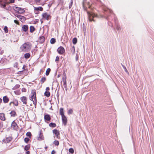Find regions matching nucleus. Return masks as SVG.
Segmentation results:
<instances>
[{"mask_svg":"<svg viewBox=\"0 0 154 154\" xmlns=\"http://www.w3.org/2000/svg\"><path fill=\"white\" fill-rule=\"evenodd\" d=\"M72 3H73V2H70V3L69 4V5H71L72 6Z\"/></svg>","mask_w":154,"mask_h":154,"instance_id":"69168bd1","label":"nucleus"},{"mask_svg":"<svg viewBox=\"0 0 154 154\" xmlns=\"http://www.w3.org/2000/svg\"><path fill=\"white\" fill-rule=\"evenodd\" d=\"M26 135L27 136L29 137V138H31L32 134L30 132H27L26 133Z\"/></svg>","mask_w":154,"mask_h":154,"instance_id":"e433bc0d","label":"nucleus"},{"mask_svg":"<svg viewBox=\"0 0 154 154\" xmlns=\"http://www.w3.org/2000/svg\"><path fill=\"white\" fill-rule=\"evenodd\" d=\"M46 80V78L45 77H42L41 80L42 84Z\"/></svg>","mask_w":154,"mask_h":154,"instance_id":"c9c22d12","label":"nucleus"},{"mask_svg":"<svg viewBox=\"0 0 154 154\" xmlns=\"http://www.w3.org/2000/svg\"><path fill=\"white\" fill-rule=\"evenodd\" d=\"M62 119L63 123L64 125H66L67 123V118L65 116H62Z\"/></svg>","mask_w":154,"mask_h":154,"instance_id":"4468645a","label":"nucleus"},{"mask_svg":"<svg viewBox=\"0 0 154 154\" xmlns=\"http://www.w3.org/2000/svg\"><path fill=\"white\" fill-rule=\"evenodd\" d=\"M9 2H8V4L10 3H14V0H9Z\"/></svg>","mask_w":154,"mask_h":154,"instance_id":"de8ad7c7","label":"nucleus"},{"mask_svg":"<svg viewBox=\"0 0 154 154\" xmlns=\"http://www.w3.org/2000/svg\"><path fill=\"white\" fill-rule=\"evenodd\" d=\"M66 79V74L64 72L63 73L62 77V81L63 83V85L64 87H66V86L67 85Z\"/></svg>","mask_w":154,"mask_h":154,"instance_id":"423d86ee","label":"nucleus"},{"mask_svg":"<svg viewBox=\"0 0 154 154\" xmlns=\"http://www.w3.org/2000/svg\"><path fill=\"white\" fill-rule=\"evenodd\" d=\"M11 140V137H7L6 140H3V141L5 143H8L10 142Z\"/></svg>","mask_w":154,"mask_h":154,"instance_id":"6ab92c4d","label":"nucleus"},{"mask_svg":"<svg viewBox=\"0 0 154 154\" xmlns=\"http://www.w3.org/2000/svg\"><path fill=\"white\" fill-rule=\"evenodd\" d=\"M30 148V145H27L24 148V149L26 150L27 151Z\"/></svg>","mask_w":154,"mask_h":154,"instance_id":"72a5a7b5","label":"nucleus"},{"mask_svg":"<svg viewBox=\"0 0 154 154\" xmlns=\"http://www.w3.org/2000/svg\"><path fill=\"white\" fill-rule=\"evenodd\" d=\"M73 110L72 109H69L68 111V113L69 114H72L73 112Z\"/></svg>","mask_w":154,"mask_h":154,"instance_id":"a18cd8bd","label":"nucleus"},{"mask_svg":"<svg viewBox=\"0 0 154 154\" xmlns=\"http://www.w3.org/2000/svg\"><path fill=\"white\" fill-rule=\"evenodd\" d=\"M35 30L34 27L33 26H30V31L31 32H33Z\"/></svg>","mask_w":154,"mask_h":154,"instance_id":"a878e982","label":"nucleus"},{"mask_svg":"<svg viewBox=\"0 0 154 154\" xmlns=\"http://www.w3.org/2000/svg\"><path fill=\"white\" fill-rule=\"evenodd\" d=\"M12 103H13L14 105L16 106H17L18 105V101L17 100L15 99L13 100Z\"/></svg>","mask_w":154,"mask_h":154,"instance_id":"aec40b11","label":"nucleus"},{"mask_svg":"<svg viewBox=\"0 0 154 154\" xmlns=\"http://www.w3.org/2000/svg\"><path fill=\"white\" fill-rule=\"evenodd\" d=\"M18 63L16 62L14 64V67H15L16 68H18Z\"/></svg>","mask_w":154,"mask_h":154,"instance_id":"49530a36","label":"nucleus"},{"mask_svg":"<svg viewBox=\"0 0 154 154\" xmlns=\"http://www.w3.org/2000/svg\"><path fill=\"white\" fill-rule=\"evenodd\" d=\"M44 118L45 122L50 121L51 119L50 115L48 114L45 115Z\"/></svg>","mask_w":154,"mask_h":154,"instance_id":"f8f14e48","label":"nucleus"},{"mask_svg":"<svg viewBox=\"0 0 154 154\" xmlns=\"http://www.w3.org/2000/svg\"><path fill=\"white\" fill-rule=\"evenodd\" d=\"M11 103H12V101H11V102L9 103V105L10 106H11Z\"/></svg>","mask_w":154,"mask_h":154,"instance_id":"0e129e2a","label":"nucleus"},{"mask_svg":"<svg viewBox=\"0 0 154 154\" xmlns=\"http://www.w3.org/2000/svg\"><path fill=\"white\" fill-rule=\"evenodd\" d=\"M0 4H1V7L2 8L5 9L6 8V5H8V3H1Z\"/></svg>","mask_w":154,"mask_h":154,"instance_id":"bb28decb","label":"nucleus"},{"mask_svg":"<svg viewBox=\"0 0 154 154\" xmlns=\"http://www.w3.org/2000/svg\"><path fill=\"white\" fill-rule=\"evenodd\" d=\"M53 133L55 135V137H57V138L59 139V137H58V136L60 135V132L57 129H54L53 130Z\"/></svg>","mask_w":154,"mask_h":154,"instance_id":"9b49d317","label":"nucleus"},{"mask_svg":"<svg viewBox=\"0 0 154 154\" xmlns=\"http://www.w3.org/2000/svg\"><path fill=\"white\" fill-rule=\"evenodd\" d=\"M64 88H65L66 91L67 90V85L66 86V87H64Z\"/></svg>","mask_w":154,"mask_h":154,"instance_id":"680f3d73","label":"nucleus"},{"mask_svg":"<svg viewBox=\"0 0 154 154\" xmlns=\"http://www.w3.org/2000/svg\"><path fill=\"white\" fill-rule=\"evenodd\" d=\"M103 10L104 11V14L106 15V18L109 21V26H111V27L112 26V24L110 22V20H112L113 19L112 18V17L111 15L108 14L109 13L111 14L113 16V19L115 24H118L117 18L116 17L115 14L113 13L112 10L109 9L108 8H104Z\"/></svg>","mask_w":154,"mask_h":154,"instance_id":"f03ea898","label":"nucleus"},{"mask_svg":"<svg viewBox=\"0 0 154 154\" xmlns=\"http://www.w3.org/2000/svg\"><path fill=\"white\" fill-rule=\"evenodd\" d=\"M44 95L46 97H49L50 95V93L49 92L46 91L45 92Z\"/></svg>","mask_w":154,"mask_h":154,"instance_id":"cd10ccee","label":"nucleus"},{"mask_svg":"<svg viewBox=\"0 0 154 154\" xmlns=\"http://www.w3.org/2000/svg\"><path fill=\"white\" fill-rule=\"evenodd\" d=\"M29 140V139L28 137H26L25 138L24 140L25 142L27 143Z\"/></svg>","mask_w":154,"mask_h":154,"instance_id":"37998d69","label":"nucleus"},{"mask_svg":"<svg viewBox=\"0 0 154 154\" xmlns=\"http://www.w3.org/2000/svg\"><path fill=\"white\" fill-rule=\"evenodd\" d=\"M60 113L61 116H65L63 112V108H60Z\"/></svg>","mask_w":154,"mask_h":154,"instance_id":"5701e85b","label":"nucleus"},{"mask_svg":"<svg viewBox=\"0 0 154 154\" xmlns=\"http://www.w3.org/2000/svg\"><path fill=\"white\" fill-rule=\"evenodd\" d=\"M29 99L30 100L33 101V104L35 106L36 105L37 100L36 91L35 90H32L31 93L29 95Z\"/></svg>","mask_w":154,"mask_h":154,"instance_id":"20e7f679","label":"nucleus"},{"mask_svg":"<svg viewBox=\"0 0 154 154\" xmlns=\"http://www.w3.org/2000/svg\"><path fill=\"white\" fill-rule=\"evenodd\" d=\"M15 16L17 17V18H19V17L20 16V15H19L18 14H15Z\"/></svg>","mask_w":154,"mask_h":154,"instance_id":"5fc2aeb1","label":"nucleus"},{"mask_svg":"<svg viewBox=\"0 0 154 154\" xmlns=\"http://www.w3.org/2000/svg\"><path fill=\"white\" fill-rule=\"evenodd\" d=\"M30 153V152L29 151H27L26 152V154H29Z\"/></svg>","mask_w":154,"mask_h":154,"instance_id":"bf43d9fd","label":"nucleus"},{"mask_svg":"<svg viewBox=\"0 0 154 154\" xmlns=\"http://www.w3.org/2000/svg\"><path fill=\"white\" fill-rule=\"evenodd\" d=\"M7 5V6H6L5 9L7 10H11L12 9V7L11 6L8 5Z\"/></svg>","mask_w":154,"mask_h":154,"instance_id":"58836bf2","label":"nucleus"},{"mask_svg":"<svg viewBox=\"0 0 154 154\" xmlns=\"http://www.w3.org/2000/svg\"><path fill=\"white\" fill-rule=\"evenodd\" d=\"M2 102V100L1 98H0V104Z\"/></svg>","mask_w":154,"mask_h":154,"instance_id":"e2e57ef3","label":"nucleus"},{"mask_svg":"<svg viewBox=\"0 0 154 154\" xmlns=\"http://www.w3.org/2000/svg\"><path fill=\"white\" fill-rule=\"evenodd\" d=\"M0 4L1 3H8L7 0H0Z\"/></svg>","mask_w":154,"mask_h":154,"instance_id":"a19ab883","label":"nucleus"},{"mask_svg":"<svg viewBox=\"0 0 154 154\" xmlns=\"http://www.w3.org/2000/svg\"><path fill=\"white\" fill-rule=\"evenodd\" d=\"M49 126L51 127H55L56 126V124L55 123L51 122L49 124Z\"/></svg>","mask_w":154,"mask_h":154,"instance_id":"c85d7f7f","label":"nucleus"},{"mask_svg":"<svg viewBox=\"0 0 154 154\" xmlns=\"http://www.w3.org/2000/svg\"><path fill=\"white\" fill-rule=\"evenodd\" d=\"M14 22L15 23H16V24H18V21H17V20H14Z\"/></svg>","mask_w":154,"mask_h":154,"instance_id":"603ef678","label":"nucleus"},{"mask_svg":"<svg viewBox=\"0 0 154 154\" xmlns=\"http://www.w3.org/2000/svg\"><path fill=\"white\" fill-rule=\"evenodd\" d=\"M45 40V38L44 36H42L39 38V42L41 43H42Z\"/></svg>","mask_w":154,"mask_h":154,"instance_id":"4be33fe9","label":"nucleus"},{"mask_svg":"<svg viewBox=\"0 0 154 154\" xmlns=\"http://www.w3.org/2000/svg\"><path fill=\"white\" fill-rule=\"evenodd\" d=\"M72 51H73V54H74L75 52V49L74 47V46L72 47Z\"/></svg>","mask_w":154,"mask_h":154,"instance_id":"8fccbe9b","label":"nucleus"},{"mask_svg":"<svg viewBox=\"0 0 154 154\" xmlns=\"http://www.w3.org/2000/svg\"><path fill=\"white\" fill-rule=\"evenodd\" d=\"M43 8L41 7L34 8V11L35 12L36 14L38 13V11H43Z\"/></svg>","mask_w":154,"mask_h":154,"instance_id":"ddd939ff","label":"nucleus"},{"mask_svg":"<svg viewBox=\"0 0 154 154\" xmlns=\"http://www.w3.org/2000/svg\"><path fill=\"white\" fill-rule=\"evenodd\" d=\"M40 21H41V23H42L43 22V21L42 19H41Z\"/></svg>","mask_w":154,"mask_h":154,"instance_id":"338daca9","label":"nucleus"},{"mask_svg":"<svg viewBox=\"0 0 154 154\" xmlns=\"http://www.w3.org/2000/svg\"><path fill=\"white\" fill-rule=\"evenodd\" d=\"M121 64L123 68L124 69L125 72L129 74V72H128V71L127 70V69H126V67H125V66H124V65H123L122 63H121Z\"/></svg>","mask_w":154,"mask_h":154,"instance_id":"473e14b6","label":"nucleus"},{"mask_svg":"<svg viewBox=\"0 0 154 154\" xmlns=\"http://www.w3.org/2000/svg\"><path fill=\"white\" fill-rule=\"evenodd\" d=\"M23 90H24V91H25V90H26V89H25V88H23V89H22V91H23Z\"/></svg>","mask_w":154,"mask_h":154,"instance_id":"774afa93","label":"nucleus"},{"mask_svg":"<svg viewBox=\"0 0 154 154\" xmlns=\"http://www.w3.org/2000/svg\"><path fill=\"white\" fill-rule=\"evenodd\" d=\"M51 70V69L50 68H48L47 69L45 73L46 75L47 76L49 75Z\"/></svg>","mask_w":154,"mask_h":154,"instance_id":"7c9ffc66","label":"nucleus"},{"mask_svg":"<svg viewBox=\"0 0 154 154\" xmlns=\"http://www.w3.org/2000/svg\"><path fill=\"white\" fill-rule=\"evenodd\" d=\"M30 56V54L29 53H26L24 54V57L26 59L29 58Z\"/></svg>","mask_w":154,"mask_h":154,"instance_id":"393cba45","label":"nucleus"},{"mask_svg":"<svg viewBox=\"0 0 154 154\" xmlns=\"http://www.w3.org/2000/svg\"><path fill=\"white\" fill-rule=\"evenodd\" d=\"M59 60V58L58 56H57L56 57V59H55L56 61H58Z\"/></svg>","mask_w":154,"mask_h":154,"instance_id":"3c124183","label":"nucleus"},{"mask_svg":"<svg viewBox=\"0 0 154 154\" xmlns=\"http://www.w3.org/2000/svg\"><path fill=\"white\" fill-rule=\"evenodd\" d=\"M22 30L24 32H26L28 29V26L27 25H23L22 27Z\"/></svg>","mask_w":154,"mask_h":154,"instance_id":"f3484780","label":"nucleus"},{"mask_svg":"<svg viewBox=\"0 0 154 154\" xmlns=\"http://www.w3.org/2000/svg\"><path fill=\"white\" fill-rule=\"evenodd\" d=\"M77 39L76 38H74L72 39V43L74 44H75L77 42Z\"/></svg>","mask_w":154,"mask_h":154,"instance_id":"2f4dec72","label":"nucleus"},{"mask_svg":"<svg viewBox=\"0 0 154 154\" xmlns=\"http://www.w3.org/2000/svg\"><path fill=\"white\" fill-rule=\"evenodd\" d=\"M10 113L11 116L12 117H15L16 115V112L14 110L12 111Z\"/></svg>","mask_w":154,"mask_h":154,"instance_id":"b1692460","label":"nucleus"},{"mask_svg":"<svg viewBox=\"0 0 154 154\" xmlns=\"http://www.w3.org/2000/svg\"><path fill=\"white\" fill-rule=\"evenodd\" d=\"M31 45L29 43L26 42L24 43L20 47V49L22 52H26L30 49Z\"/></svg>","mask_w":154,"mask_h":154,"instance_id":"7ed1b4c3","label":"nucleus"},{"mask_svg":"<svg viewBox=\"0 0 154 154\" xmlns=\"http://www.w3.org/2000/svg\"><path fill=\"white\" fill-rule=\"evenodd\" d=\"M57 51L59 54H62L65 52V50L63 47L60 46L58 48Z\"/></svg>","mask_w":154,"mask_h":154,"instance_id":"6e6552de","label":"nucleus"},{"mask_svg":"<svg viewBox=\"0 0 154 154\" xmlns=\"http://www.w3.org/2000/svg\"><path fill=\"white\" fill-rule=\"evenodd\" d=\"M0 119L3 121L5 120V115L4 113H0Z\"/></svg>","mask_w":154,"mask_h":154,"instance_id":"412c9836","label":"nucleus"},{"mask_svg":"<svg viewBox=\"0 0 154 154\" xmlns=\"http://www.w3.org/2000/svg\"><path fill=\"white\" fill-rule=\"evenodd\" d=\"M91 4L87 0H83L82 4L84 10L87 11L88 16L89 20L90 21H93L94 22L95 20L94 18L96 17L98 18V16L93 12H90L89 11H87L88 8H90Z\"/></svg>","mask_w":154,"mask_h":154,"instance_id":"f257e3e1","label":"nucleus"},{"mask_svg":"<svg viewBox=\"0 0 154 154\" xmlns=\"http://www.w3.org/2000/svg\"><path fill=\"white\" fill-rule=\"evenodd\" d=\"M3 102L5 103H8L9 100L8 98V97L7 96H5L3 97Z\"/></svg>","mask_w":154,"mask_h":154,"instance_id":"dca6fc26","label":"nucleus"},{"mask_svg":"<svg viewBox=\"0 0 154 154\" xmlns=\"http://www.w3.org/2000/svg\"><path fill=\"white\" fill-rule=\"evenodd\" d=\"M117 30L119 31L121 29L120 25L118 24H115Z\"/></svg>","mask_w":154,"mask_h":154,"instance_id":"f704fd0d","label":"nucleus"},{"mask_svg":"<svg viewBox=\"0 0 154 154\" xmlns=\"http://www.w3.org/2000/svg\"><path fill=\"white\" fill-rule=\"evenodd\" d=\"M56 42V39L54 38H51L50 40V43L51 44H54Z\"/></svg>","mask_w":154,"mask_h":154,"instance_id":"c756f323","label":"nucleus"},{"mask_svg":"<svg viewBox=\"0 0 154 154\" xmlns=\"http://www.w3.org/2000/svg\"><path fill=\"white\" fill-rule=\"evenodd\" d=\"M44 139V137L42 133L41 132V131L39 132V136L37 137V140L39 141H41L43 140Z\"/></svg>","mask_w":154,"mask_h":154,"instance_id":"9d476101","label":"nucleus"},{"mask_svg":"<svg viewBox=\"0 0 154 154\" xmlns=\"http://www.w3.org/2000/svg\"><path fill=\"white\" fill-rule=\"evenodd\" d=\"M54 144L55 145L58 146L59 144V142L57 140H55L53 142Z\"/></svg>","mask_w":154,"mask_h":154,"instance_id":"4c0bfd02","label":"nucleus"},{"mask_svg":"<svg viewBox=\"0 0 154 154\" xmlns=\"http://www.w3.org/2000/svg\"><path fill=\"white\" fill-rule=\"evenodd\" d=\"M72 6L71 5L69 4V8H71V7H72Z\"/></svg>","mask_w":154,"mask_h":154,"instance_id":"052dcab7","label":"nucleus"},{"mask_svg":"<svg viewBox=\"0 0 154 154\" xmlns=\"http://www.w3.org/2000/svg\"><path fill=\"white\" fill-rule=\"evenodd\" d=\"M55 153H56V152L54 150H53L52 151L51 154H54Z\"/></svg>","mask_w":154,"mask_h":154,"instance_id":"864d4df0","label":"nucleus"},{"mask_svg":"<svg viewBox=\"0 0 154 154\" xmlns=\"http://www.w3.org/2000/svg\"><path fill=\"white\" fill-rule=\"evenodd\" d=\"M20 87V85H19L17 84L14 87V89H17L18 88H19Z\"/></svg>","mask_w":154,"mask_h":154,"instance_id":"c03bdc74","label":"nucleus"},{"mask_svg":"<svg viewBox=\"0 0 154 154\" xmlns=\"http://www.w3.org/2000/svg\"><path fill=\"white\" fill-rule=\"evenodd\" d=\"M42 16L43 18H45L47 20H49L51 18V16L50 15L48 14L47 13H43L42 15Z\"/></svg>","mask_w":154,"mask_h":154,"instance_id":"0eeeda50","label":"nucleus"},{"mask_svg":"<svg viewBox=\"0 0 154 154\" xmlns=\"http://www.w3.org/2000/svg\"><path fill=\"white\" fill-rule=\"evenodd\" d=\"M4 30L5 33H8V27L7 26H5L4 28Z\"/></svg>","mask_w":154,"mask_h":154,"instance_id":"ea45409f","label":"nucleus"},{"mask_svg":"<svg viewBox=\"0 0 154 154\" xmlns=\"http://www.w3.org/2000/svg\"><path fill=\"white\" fill-rule=\"evenodd\" d=\"M21 100L23 102V103L24 104H26L27 103L26 101L27 99L26 97L23 96L20 98Z\"/></svg>","mask_w":154,"mask_h":154,"instance_id":"2eb2a0df","label":"nucleus"},{"mask_svg":"<svg viewBox=\"0 0 154 154\" xmlns=\"http://www.w3.org/2000/svg\"><path fill=\"white\" fill-rule=\"evenodd\" d=\"M26 67V66L25 65H23V69H24Z\"/></svg>","mask_w":154,"mask_h":154,"instance_id":"13d9d810","label":"nucleus"},{"mask_svg":"<svg viewBox=\"0 0 154 154\" xmlns=\"http://www.w3.org/2000/svg\"><path fill=\"white\" fill-rule=\"evenodd\" d=\"M78 57L79 55L77 54H76V57H75V60L76 61H77L78 60Z\"/></svg>","mask_w":154,"mask_h":154,"instance_id":"09e8293b","label":"nucleus"},{"mask_svg":"<svg viewBox=\"0 0 154 154\" xmlns=\"http://www.w3.org/2000/svg\"><path fill=\"white\" fill-rule=\"evenodd\" d=\"M11 128L14 130H17V129L18 126L17 123L14 122V121H13L11 125Z\"/></svg>","mask_w":154,"mask_h":154,"instance_id":"1a4fd4ad","label":"nucleus"},{"mask_svg":"<svg viewBox=\"0 0 154 154\" xmlns=\"http://www.w3.org/2000/svg\"><path fill=\"white\" fill-rule=\"evenodd\" d=\"M46 91H49L50 90V88L49 87H47L46 88Z\"/></svg>","mask_w":154,"mask_h":154,"instance_id":"6e6d98bb","label":"nucleus"},{"mask_svg":"<svg viewBox=\"0 0 154 154\" xmlns=\"http://www.w3.org/2000/svg\"><path fill=\"white\" fill-rule=\"evenodd\" d=\"M3 62V61H2V59H1L0 60V63H2Z\"/></svg>","mask_w":154,"mask_h":154,"instance_id":"4d7b16f0","label":"nucleus"},{"mask_svg":"<svg viewBox=\"0 0 154 154\" xmlns=\"http://www.w3.org/2000/svg\"><path fill=\"white\" fill-rule=\"evenodd\" d=\"M20 20L22 22H24L26 20V18L23 16L20 15L19 18Z\"/></svg>","mask_w":154,"mask_h":154,"instance_id":"a211bd4d","label":"nucleus"},{"mask_svg":"<svg viewBox=\"0 0 154 154\" xmlns=\"http://www.w3.org/2000/svg\"><path fill=\"white\" fill-rule=\"evenodd\" d=\"M69 152L72 154L74 152V150L72 148H70L69 149Z\"/></svg>","mask_w":154,"mask_h":154,"instance_id":"79ce46f5","label":"nucleus"},{"mask_svg":"<svg viewBox=\"0 0 154 154\" xmlns=\"http://www.w3.org/2000/svg\"><path fill=\"white\" fill-rule=\"evenodd\" d=\"M12 8L14 10L20 14L23 13L25 11L24 9L15 6H13Z\"/></svg>","mask_w":154,"mask_h":154,"instance_id":"39448f33","label":"nucleus"}]
</instances>
